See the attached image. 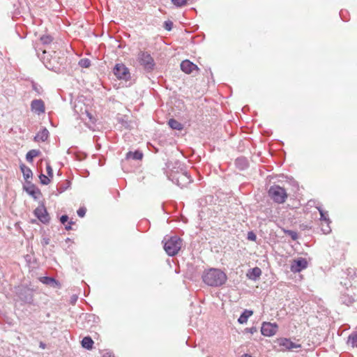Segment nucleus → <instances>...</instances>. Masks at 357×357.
<instances>
[{
	"instance_id": "7c9ffc66",
	"label": "nucleus",
	"mask_w": 357,
	"mask_h": 357,
	"mask_svg": "<svg viewBox=\"0 0 357 357\" xmlns=\"http://www.w3.org/2000/svg\"><path fill=\"white\" fill-rule=\"evenodd\" d=\"M26 191L32 196H35V194L37 192L33 185H31V187L26 188Z\"/></svg>"
},
{
	"instance_id": "412c9836",
	"label": "nucleus",
	"mask_w": 357,
	"mask_h": 357,
	"mask_svg": "<svg viewBox=\"0 0 357 357\" xmlns=\"http://www.w3.org/2000/svg\"><path fill=\"white\" fill-rule=\"evenodd\" d=\"M40 153L39 150L32 149L29 151L26 155V159L27 161L31 162L33 159L37 156H38Z\"/></svg>"
},
{
	"instance_id": "5701e85b",
	"label": "nucleus",
	"mask_w": 357,
	"mask_h": 357,
	"mask_svg": "<svg viewBox=\"0 0 357 357\" xmlns=\"http://www.w3.org/2000/svg\"><path fill=\"white\" fill-rule=\"evenodd\" d=\"M169 126L174 130H181L183 129V126L181 123L175 119H171L168 122Z\"/></svg>"
},
{
	"instance_id": "6e6552de",
	"label": "nucleus",
	"mask_w": 357,
	"mask_h": 357,
	"mask_svg": "<svg viewBox=\"0 0 357 357\" xmlns=\"http://www.w3.org/2000/svg\"><path fill=\"white\" fill-rule=\"evenodd\" d=\"M308 263L306 259L298 257L292 260L291 271L294 273H299L307 267Z\"/></svg>"
},
{
	"instance_id": "6ab92c4d",
	"label": "nucleus",
	"mask_w": 357,
	"mask_h": 357,
	"mask_svg": "<svg viewBox=\"0 0 357 357\" xmlns=\"http://www.w3.org/2000/svg\"><path fill=\"white\" fill-rule=\"evenodd\" d=\"M20 169L23 174V176L26 181L31 178L32 177L33 173L31 169L26 167L25 165L22 164L20 165Z\"/></svg>"
},
{
	"instance_id": "4be33fe9",
	"label": "nucleus",
	"mask_w": 357,
	"mask_h": 357,
	"mask_svg": "<svg viewBox=\"0 0 357 357\" xmlns=\"http://www.w3.org/2000/svg\"><path fill=\"white\" fill-rule=\"evenodd\" d=\"M93 341L90 337H85L82 340V345L83 347L91 349L93 347Z\"/></svg>"
},
{
	"instance_id": "dca6fc26",
	"label": "nucleus",
	"mask_w": 357,
	"mask_h": 357,
	"mask_svg": "<svg viewBox=\"0 0 357 357\" xmlns=\"http://www.w3.org/2000/svg\"><path fill=\"white\" fill-rule=\"evenodd\" d=\"M49 135V132L46 128L40 130L34 137L36 142H45Z\"/></svg>"
},
{
	"instance_id": "b1692460",
	"label": "nucleus",
	"mask_w": 357,
	"mask_h": 357,
	"mask_svg": "<svg viewBox=\"0 0 357 357\" xmlns=\"http://www.w3.org/2000/svg\"><path fill=\"white\" fill-rule=\"evenodd\" d=\"M348 343L351 344L353 347H357V334H352L349 335Z\"/></svg>"
},
{
	"instance_id": "20e7f679",
	"label": "nucleus",
	"mask_w": 357,
	"mask_h": 357,
	"mask_svg": "<svg viewBox=\"0 0 357 357\" xmlns=\"http://www.w3.org/2000/svg\"><path fill=\"white\" fill-rule=\"evenodd\" d=\"M137 61L146 70H153L155 62L151 55L147 52L140 51L137 54Z\"/></svg>"
},
{
	"instance_id": "c85d7f7f",
	"label": "nucleus",
	"mask_w": 357,
	"mask_h": 357,
	"mask_svg": "<svg viewBox=\"0 0 357 357\" xmlns=\"http://www.w3.org/2000/svg\"><path fill=\"white\" fill-rule=\"evenodd\" d=\"M40 41L43 44H50L52 41V38L50 36H43Z\"/></svg>"
},
{
	"instance_id": "f3484780",
	"label": "nucleus",
	"mask_w": 357,
	"mask_h": 357,
	"mask_svg": "<svg viewBox=\"0 0 357 357\" xmlns=\"http://www.w3.org/2000/svg\"><path fill=\"white\" fill-rule=\"evenodd\" d=\"M39 280L42 283L49 285L50 287H56L58 286V282L50 277H41L39 278Z\"/></svg>"
},
{
	"instance_id": "7ed1b4c3",
	"label": "nucleus",
	"mask_w": 357,
	"mask_h": 357,
	"mask_svg": "<svg viewBox=\"0 0 357 357\" xmlns=\"http://www.w3.org/2000/svg\"><path fill=\"white\" fill-rule=\"evenodd\" d=\"M269 197L276 203L282 204L287 198V193L284 188L279 185H273L268 190Z\"/></svg>"
},
{
	"instance_id": "473e14b6",
	"label": "nucleus",
	"mask_w": 357,
	"mask_h": 357,
	"mask_svg": "<svg viewBox=\"0 0 357 357\" xmlns=\"http://www.w3.org/2000/svg\"><path fill=\"white\" fill-rule=\"evenodd\" d=\"M85 213H86V209L84 208H80L77 211V215L81 218H83L84 216Z\"/></svg>"
},
{
	"instance_id": "aec40b11",
	"label": "nucleus",
	"mask_w": 357,
	"mask_h": 357,
	"mask_svg": "<svg viewBox=\"0 0 357 357\" xmlns=\"http://www.w3.org/2000/svg\"><path fill=\"white\" fill-rule=\"evenodd\" d=\"M143 157V154L142 152L139 151H136L135 152H128L126 154V158L127 159H134V160H142Z\"/></svg>"
},
{
	"instance_id": "c9c22d12",
	"label": "nucleus",
	"mask_w": 357,
	"mask_h": 357,
	"mask_svg": "<svg viewBox=\"0 0 357 357\" xmlns=\"http://www.w3.org/2000/svg\"><path fill=\"white\" fill-rule=\"evenodd\" d=\"M86 115L87 116L89 117V119L91 121V122L94 123L96 119L95 118L92 116V114H91L90 113H86Z\"/></svg>"
},
{
	"instance_id": "a19ab883",
	"label": "nucleus",
	"mask_w": 357,
	"mask_h": 357,
	"mask_svg": "<svg viewBox=\"0 0 357 357\" xmlns=\"http://www.w3.org/2000/svg\"><path fill=\"white\" fill-rule=\"evenodd\" d=\"M324 227L326 228V224L324 222Z\"/></svg>"
},
{
	"instance_id": "e433bc0d",
	"label": "nucleus",
	"mask_w": 357,
	"mask_h": 357,
	"mask_svg": "<svg viewBox=\"0 0 357 357\" xmlns=\"http://www.w3.org/2000/svg\"><path fill=\"white\" fill-rule=\"evenodd\" d=\"M165 24H166V26H165L166 29L170 30L171 29L172 23L169 24L168 22H166Z\"/></svg>"
},
{
	"instance_id": "4c0bfd02",
	"label": "nucleus",
	"mask_w": 357,
	"mask_h": 357,
	"mask_svg": "<svg viewBox=\"0 0 357 357\" xmlns=\"http://www.w3.org/2000/svg\"><path fill=\"white\" fill-rule=\"evenodd\" d=\"M66 229L67 230L70 229H71L70 225H66Z\"/></svg>"
},
{
	"instance_id": "9d476101",
	"label": "nucleus",
	"mask_w": 357,
	"mask_h": 357,
	"mask_svg": "<svg viewBox=\"0 0 357 357\" xmlns=\"http://www.w3.org/2000/svg\"><path fill=\"white\" fill-rule=\"evenodd\" d=\"M34 214L38 218V219L43 223H47L50 220L49 214L44 205H40L38 206L34 210Z\"/></svg>"
},
{
	"instance_id": "58836bf2",
	"label": "nucleus",
	"mask_w": 357,
	"mask_h": 357,
	"mask_svg": "<svg viewBox=\"0 0 357 357\" xmlns=\"http://www.w3.org/2000/svg\"><path fill=\"white\" fill-rule=\"evenodd\" d=\"M241 357H252V356L248 354H244Z\"/></svg>"
},
{
	"instance_id": "2f4dec72",
	"label": "nucleus",
	"mask_w": 357,
	"mask_h": 357,
	"mask_svg": "<svg viewBox=\"0 0 357 357\" xmlns=\"http://www.w3.org/2000/svg\"><path fill=\"white\" fill-rule=\"evenodd\" d=\"M256 238H257V236L252 231L248 232V240L255 241L256 240Z\"/></svg>"
},
{
	"instance_id": "a211bd4d",
	"label": "nucleus",
	"mask_w": 357,
	"mask_h": 357,
	"mask_svg": "<svg viewBox=\"0 0 357 357\" xmlns=\"http://www.w3.org/2000/svg\"><path fill=\"white\" fill-rule=\"evenodd\" d=\"M253 314V312L249 310H245L238 319V321L241 324L247 323L248 319Z\"/></svg>"
},
{
	"instance_id": "393cba45",
	"label": "nucleus",
	"mask_w": 357,
	"mask_h": 357,
	"mask_svg": "<svg viewBox=\"0 0 357 357\" xmlns=\"http://www.w3.org/2000/svg\"><path fill=\"white\" fill-rule=\"evenodd\" d=\"M39 178L40 180V183L43 185H48L51 182V179H52L51 178L49 177V176H47L43 174H41L39 176Z\"/></svg>"
},
{
	"instance_id": "f8f14e48",
	"label": "nucleus",
	"mask_w": 357,
	"mask_h": 357,
	"mask_svg": "<svg viewBox=\"0 0 357 357\" xmlns=\"http://www.w3.org/2000/svg\"><path fill=\"white\" fill-rule=\"evenodd\" d=\"M31 110L38 114H40L45 112V104L44 102L40 99L33 100L31 104Z\"/></svg>"
},
{
	"instance_id": "f03ea898",
	"label": "nucleus",
	"mask_w": 357,
	"mask_h": 357,
	"mask_svg": "<svg viewBox=\"0 0 357 357\" xmlns=\"http://www.w3.org/2000/svg\"><path fill=\"white\" fill-rule=\"evenodd\" d=\"M164 249L169 256H174L176 255L181 250L182 245L181 239L176 236H171L169 238L165 237L164 238Z\"/></svg>"
},
{
	"instance_id": "9b49d317",
	"label": "nucleus",
	"mask_w": 357,
	"mask_h": 357,
	"mask_svg": "<svg viewBox=\"0 0 357 357\" xmlns=\"http://www.w3.org/2000/svg\"><path fill=\"white\" fill-rule=\"evenodd\" d=\"M181 69L186 74L192 73L194 71H199V68L189 60H184L181 63Z\"/></svg>"
},
{
	"instance_id": "a878e982",
	"label": "nucleus",
	"mask_w": 357,
	"mask_h": 357,
	"mask_svg": "<svg viewBox=\"0 0 357 357\" xmlns=\"http://www.w3.org/2000/svg\"><path fill=\"white\" fill-rule=\"evenodd\" d=\"M188 0H172L174 5L177 7H182L187 4Z\"/></svg>"
},
{
	"instance_id": "cd10ccee",
	"label": "nucleus",
	"mask_w": 357,
	"mask_h": 357,
	"mask_svg": "<svg viewBox=\"0 0 357 357\" xmlns=\"http://www.w3.org/2000/svg\"><path fill=\"white\" fill-rule=\"evenodd\" d=\"M236 164L239 166L240 168L243 169L247 167V162L243 158H238L236 160Z\"/></svg>"
},
{
	"instance_id": "c756f323",
	"label": "nucleus",
	"mask_w": 357,
	"mask_h": 357,
	"mask_svg": "<svg viewBox=\"0 0 357 357\" xmlns=\"http://www.w3.org/2000/svg\"><path fill=\"white\" fill-rule=\"evenodd\" d=\"M46 171L49 177L52 178L54 176L53 169L49 162L47 163Z\"/></svg>"
},
{
	"instance_id": "ddd939ff",
	"label": "nucleus",
	"mask_w": 357,
	"mask_h": 357,
	"mask_svg": "<svg viewBox=\"0 0 357 357\" xmlns=\"http://www.w3.org/2000/svg\"><path fill=\"white\" fill-rule=\"evenodd\" d=\"M177 184L181 188L185 187L191 183L190 175L187 172L180 174L176 178Z\"/></svg>"
},
{
	"instance_id": "bb28decb",
	"label": "nucleus",
	"mask_w": 357,
	"mask_h": 357,
	"mask_svg": "<svg viewBox=\"0 0 357 357\" xmlns=\"http://www.w3.org/2000/svg\"><path fill=\"white\" fill-rule=\"evenodd\" d=\"M79 65L82 68H88L91 65V61L88 59H82L79 62Z\"/></svg>"
},
{
	"instance_id": "4468645a",
	"label": "nucleus",
	"mask_w": 357,
	"mask_h": 357,
	"mask_svg": "<svg viewBox=\"0 0 357 357\" xmlns=\"http://www.w3.org/2000/svg\"><path fill=\"white\" fill-rule=\"evenodd\" d=\"M47 52L45 50H43L42 51V55L40 54L39 52H38V56L40 58V59L43 61L45 66L50 69L54 70L56 68V66L54 64V59L52 61V60H49L47 56H46Z\"/></svg>"
},
{
	"instance_id": "39448f33",
	"label": "nucleus",
	"mask_w": 357,
	"mask_h": 357,
	"mask_svg": "<svg viewBox=\"0 0 357 357\" xmlns=\"http://www.w3.org/2000/svg\"><path fill=\"white\" fill-rule=\"evenodd\" d=\"M279 347V350L281 351H285L287 350H291L293 349H298L301 347L299 344L291 342L289 339L286 337L278 338L275 341Z\"/></svg>"
},
{
	"instance_id": "423d86ee",
	"label": "nucleus",
	"mask_w": 357,
	"mask_h": 357,
	"mask_svg": "<svg viewBox=\"0 0 357 357\" xmlns=\"http://www.w3.org/2000/svg\"><path fill=\"white\" fill-rule=\"evenodd\" d=\"M278 331V325L275 323L263 322L261 328V333L266 337L275 335Z\"/></svg>"
},
{
	"instance_id": "72a5a7b5",
	"label": "nucleus",
	"mask_w": 357,
	"mask_h": 357,
	"mask_svg": "<svg viewBox=\"0 0 357 357\" xmlns=\"http://www.w3.org/2000/svg\"><path fill=\"white\" fill-rule=\"evenodd\" d=\"M245 331L246 333H250L251 334H254L255 333H256L257 331V329L256 327H251V328H247L245 329Z\"/></svg>"
},
{
	"instance_id": "ea45409f",
	"label": "nucleus",
	"mask_w": 357,
	"mask_h": 357,
	"mask_svg": "<svg viewBox=\"0 0 357 357\" xmlns=\"http://www.w3.org/2000/svg\"><path fill=\"white\" fill-rule=\"evenodd\" d=\"M44 243H45V245H47V244L49 243L48 240H45V241H44Z\"/></svg>"
},
{
	"instance_id": "1a4fd4ad",
	"label": "nucleus",
	"mask_w": 357,
	"mask_h": 357,
	"mask_svg": "<svg viewBox=\"0 0 357 357\" xmlns=\"http://www.w3.org/2000/svg\"><path fill=\"white\" fill-rule=\"evenodd\" d=\"M320 215H321V230L324 234H328L331 231V227L329 226L330 220L328 218V215L327 211H324V210L321 209L320 208H318Z\"/></svg>"
},
{
	"instance_id": "0eeeda50",
	"label": "nucleus",
	"mask_w": 357,
	"mask_h": 357,
	"mask_svg": "<svg viewBox=\"0 0 357 357\" xmlns=\"http://www.w3.org/2000/svg\"><path fill=\"white\" fill-rule=\"evenodd\" d=\"M114 74L119 79L128 80L130 77L128 69L122 63L116 64L114 68Z\"/></svg>"
},
{
	"instance_id": "f704fd0d",
	"label": "nucleus",
	"mask_w": 357,
	"mask_h": 357,
	"mask_svg": "<svg viewBox=\"0 0 357 357\" xmlns=\"http://www.w3.org/2000/svg\"><path fill=\"white\" fill-rule=\"evenodd\" d=\"M68 217L67 215H62L60 219L61 222L63 225L68 221Z\"/></svg>"
},
{
	"instance_id": "2eb2a0df",
	"label": "nucleus",
	"mask_w": 357,
	"mask_h": 357,
	"mask_svg": "<svg viewBox=\"0 0 357 357\" xmlns=\"http://www.w3.org/2000/svg\"><path fill=\"white\" fill-rule=\"evenodd\" d=\"M261 275V270L259 267H255L247 273V277L252 280H257Z\"/></svg>"
},
{
	"instance_id": "f257e3e1",
	"label": "nucleus",
	"mask_w": 357,
	"mask_h": 357,
	"mask_svg": "<svg viewBox=\"0 0 357 357\" xmlns=\"http://www.w3.org/2000/svg\"><path fill=\"white\" fill-rule=\"evenodd\" d=\"M204 283L211 287H219L227 281L226 274L220 269L211 268L202 275Z\"/></svg>"
}]
</instances>
